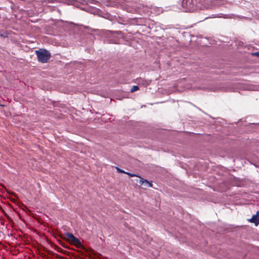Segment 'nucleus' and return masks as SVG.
I'll list each match as a JSON object with an SVG mask.
<instances>
[{"instance_id":"nucleus-5","label":"nucleus","mask_w":259,"mask_h":259,"mask_svg":"<svg viewBox=\"0 0 259 259\" xmlns=\"http://www.w3.org/2000/svg\"><path fill=\"white\" fill-rule=\"evenodd\" d=\"M138 183L140 185H145V186L147 187H151L152 186V184L151 183L149 182L146 180H145L143 178H140V179L138 180Z\"/></svg>"},{"instance_id":"nucleus-4","label":"nucleus","mask_w":259,"mask_h":259,"mask_svg":"<svg viewBox=\"0 0 259 259\" xmlns=\"http://www.w3.org/2000/svg\"><path fill=\"white\" fill-rule=\"evenodd\" d=\"M150 9V13L155 15H159L163 12L162 8L160 7H151Z\"/></svg>"},{"instance_id":"nucleus-1","label":"nucleus","mask_w":259,"mask_h":259,"mask_svg":"<svg viewBox=\"0 0 259 259\" xmlns=\"http://www.w3.org/2000/svg\"><path fill=\"white\" fill-rule=\"evenodd\" d=\"M38 60L43 63H46L50 58V53L46 49H39L35 51Z\"/></svg>"},{"instance_id":"nucleus-12","label":"nucleus","mask_w":259,"mask_h":259,"mask_svg":"<svg viewBox=\"0 0 259 259\" xmlns=\"http://www.w3.org/2000/svg\"><path fill=\"white\" fill-rule=\"evenodd\" d=\"M117 170L120 172H121V173H125L126 174V172H125L124 170H122V169H120V168H117Z\"/></svg>"},{"instance_id":"nucleus-3","label":"nucleus","mask_w":259,"mask_h":259,"mask_svg":"<svg viewBox=\"0 0 259 259\" xmlns=\"http://www.w3.org/2000/svg\"><path fill=\"white\" fill-rule=\"evenodd\" d=\"M194 2L195 3L196 10L203 9L205 7L204 5L205 0H194Z\"/></svg>"},{"instance_id":"nucleus-13","label":"nucleus","mask_w":259,"mask_h":259,"mask_svg":"<svg viewBox=\"0 0 259 259\" xmlns=\"http://www.w3.org/2000/svg\"><path fill=\"white\" fill-rule=\"evenodd\" d=\"M0 36H5L3 34L0 33Z\"/></svg>"},{"instance_id":"nucleus-7","label":"nucleus","mask_w":259,"mask_h":259,"mask_svg":"<svg viewBox=\"0 0 259 259\" xmlns=\"http://www.w3.org/2000/svg\"><path fill=\"white\" fill-rule=\"evenodd\" d=\"M70 243L76 246L77 247H80L81 246H82V244L80 240L75 237H74V238L72 240H71Z\"/></svg>"},{"instance_id":"nucleus-9","label":"nucleus","mask_w":259,"mask_h":259,"mask_svg":"<svg viewBox=\"0 0 259 259\" xmlns=\"http://www.w3.org/2000/svg\"><path fill=\"white\" fill-rule=\"evenodd\" d=\"M139 90V87L138 85H134L131 89V92L133 93L135 91H137Z\"/></svg>"},{"instance_id":"nucleus-6","label":"nucleus","mask_w":259,"mask_h":259,"mask_svg":"<svg viewBox=\"0 0 259 259\" xmlns=\"http://www.w3.org/2000/svg\"><path fill=\"white\" fill-rule=\"evenodd\" d=\"M249 221L251 223H253L255 226H257L259 224V211H257L256 214L253 215Z\"/></svg>"},{"instance_id":"nucleus-10","label":"nucleus","mask_w":259,"mask_h":259,"mask_svg":"<svg viewBox=\"0 0 259 259\" xmlns=\"http://www.w3.org/2000/svg\"><path fill=\"white\" fill-rule=\"evenodd\" d=\"M252 55L253 56H257V57H259V52H255V53H253L252 54Z\"/></svg>"},{"instance_id":"nucleus-8","label":"nucleus","mask_w":259,"mask_h":259,"mask_svg":"<svg viewBox=\"0 0 259 259\" xmlns=\"http://www.w3.org/2000/svg\"><path fill=\"white\" fill-rule=\"evenodd\" d=\"M64 235L66 237L65 239L69 243L71 242V240H72L74 237H75V236L72 234L70 233H65Z\"/></svg>"},{"instance_id":"nucleus-2","label":"nucleus","mask_w":259,"mask_h":259,"mask_svg":"<svg viewBox=\"0 0 259 259\" xmlns=\"http://www.w3.org/2000/svg\"><path fill=\"white\" fill-rule=\"evenodd\" d=\"M194 0H183L182 3L183 7L188 12H193L196 10Z\"/></svg>"},{"instance_id":"nucleus-11","label":"nucleus","mask_w":259,"mask_h":259,"mask_svg":"<svg viewBox=\"0 0 259 259\" xmlns=\"http://www.w3.org/2000/svg\"><path fill=\"white\" fill-rule=\"evenodd\" d=\"M126 174H127L128 176H130V177H135V176H137L135 174H131V173H129L128 172H126Z\"/></svg>"}]
</instances>
